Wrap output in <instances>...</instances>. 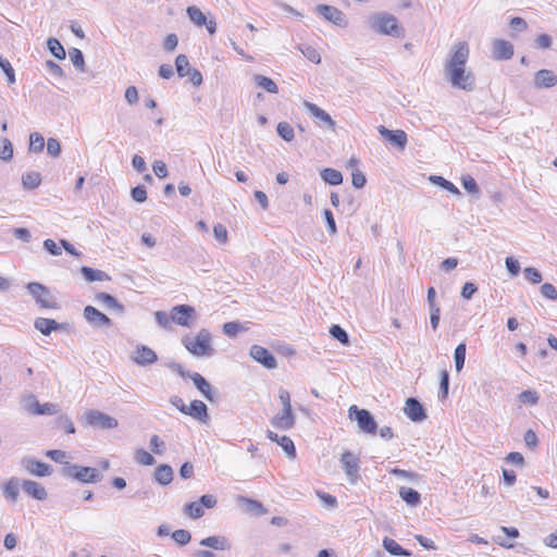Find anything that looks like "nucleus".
Here are the masks:
<instances>
[{"mask_svg": "<svg viewBox=\"0 0 557 557\" xmlns=\"http://www.w3.org/2000/svg\"><path fill=\"white\" fill-rule=\"evenodd\" d=\"M322 180L330 185H339L343 182V175L339 171L326 168L321 171Z\"/></svg>", "mask_w": 557, "mask_h": 557, "instance_id": "36", "label": "nucleus"}, {"mask_svg": "<svg viewBox=\"0 0 557 557\" xmlns=\"http://www.w3.org/2000/svg\"><path fill=\"white\" fill-rule=\"evenodd\" d=\"M81 273L83 274L84 278L87 281V282H96V281H109L110 280V276L101 271V270H95L92 268H89V267H83L81 269Z\"/></svg>", "mask_w": 557, "mask_h": 557, "instance_id": "31", "label": "nucleus"}, {"mask_svg": "<svg viewBox=\"0 0 557 557\" xmlns=\"http://www.w3.org/2000/svg\"><path fill=\"white\" fill-rule=\"evenodd\" d=\"M430 181L442 187L443 189L454 194V195H459L460 191L459 189L449 181H447L446 178H444L443 176H438V175H431L430 176Z\"/></svg>", "mask_w": 557, "mask_h": 557, "instance_id": "39", "label": "nucleus"}, {"mask_svg": "<svg viewBox=\"0 0 557 557\" xmlns=\"http://www.w3.org/2000/svg\"><path fill=\"white\" fill-rule=\"evenodd\" d=\"M278 136L285 141H292L295 137L294 128L287 122H280L276 126Z\"/></svg>", "mask_w": 557, "mask_h": 557, "instance_id": "42", "label": "nucleus"}, {"mask_svg": "<svg viewBox=\"0 0 557 557\" xmlns=\"http://www.w3.org/2000/svg\"><path fill=\"white\" fill-rule=\"evenodd\" d=\"M463 188L470 194H478L479 187L475 180L471 175H463L461 177Z\"/></svg>", "mask_w": 557, "mask_h": 557, "instance_id": "55", "label": "nucleus"}, {"mask_svg": "<svg viewBox=\"0 0 557 557\" xmlns=\"http://www.w3.org/2000/svg\"><path fill=\"white\" fill-rule=\"evenodd\" d=\"M186 12L195 25L201 27L203 24H207V16L201 12L199 8L190 5L187 8Z\"/></svg>", "mask_w": 557, "mask_h": 557, "instance_id": "38", "label": "nucleus"}, {"mask_svg": "<svg viewBox=\"0 0 557 557\" xmlns=\"http://www.w3.org/2000/svg\"><path fill=\"white\" fill-rule=\"evenodd\" d=\"M541 294L547 299L557 300V289L550 283H544L541 286Z\"/></svg>", "mask_w": 557, "mask_h": 557, "instance_id": "59", "label": "nucleus"}, {"mask_svg": "<svg viewBox=\"0 0 557 557\" xmlns=\"http://www.w3.org/2000/svg\"><path fill=\"white\" fill-rule=\"evenodd\" d=\"M34 326L44 335H49L52 331L58 330L60 325L55 320L37 318L34 322Z\"/></svg>", "mask_w": 557, "mask_h": 557, "instance_id": "29", "label": "nucleus"}, {"mask_svg": "<svg viewBox=\"0 0 557 557\" xmlns=\"http://www.w3.org/2000/svg\"><path fill=\"white\" fill-rule=\"evenodd\" d=\"M84 420L87 425L102 430L115 429L119 425L115 418L95 409L87 410L84 413Z\"/></svg>", "mask_w": 557, "mask_h": 557, "instance_id": "4", "label": "nucleus"}, {"mask_svg": "<svg viewBox=\"0 0 557 557\" xmlns=\"http://www.w3.org/2000/svg\"><path fill=\"white\" fill-rule=\"evenodd\" d=\"M330 334L332 335L333 338L337 339L343 345L349 344V336H348L347 332L339 325H337V324L332 325L330 329Z\"/></svg>", "mask_w": 557, "mask_h": 557, "instance_id": "48", "label": "nucleus"}, {"mask_svg": "<svg viewBox=\"0 0 557 557\" xmlns=\"http://www.w3.org/2000/svg\"><path fill=\"white\" fill-rule=\"evenodd\" d=\"M299 51L307 58L309 61L319 64L321 62V55L318 50L308 45H301L298 47Z\"/></svg>", "mask_w": 557, "mask_h": 557, "instance_id": "44", "label": "nucleus"}, {"mask_svg": "<svg viewBox=\"0 0 557 557\" xmlns=\"http://www.w3.org/2000/svg\"><path fill=\"white\" fill-rule=\"evenodd\" d=\"M0 67L5 73V75L8 77V82L10 84H13L15 82V73H14V70H13L11 63L9 62V60L0 57Z\"/></svg>", "mask_w": 557, "mask_h": 557, "instance_id": "56", "label": "nucleus"}, {"mask_svg": "<svg viewBox=\"0 0 557 557\" xmlns=\"http://www.w3.org/2000/svg\"><path fill=\"white\" fill-rule=\"evenodd\" d=\"M467 346L465 343H460L454 352L455 366L457 372H460L465 366Z\"/></svg>", "mask_w": 557, "mask_h": 557, "instance_id": "43", "label": "nucleus"}, {"mask_svg": "<svg viewBox=\"0 0 557 557\" xmlns=\"http://www.w3.org/2000/svg\"><path fill=\"white\" fill-rule=\"evenodd\" d=\"M377 132L380 133L381 136H383L385 139L397 146L400 150L405 149L408 141V137L404 131H391L385 126L381 125L377 127Z\"/></svg>", "mask_w": 557, "mask_h": 557, "instance_id": "17", "label": "nucleus"}, {"mask_svg": "<svg viewBox=\"0 0 557 557\" xmlns=\"http://www.w3.org/2000/svg\"><path fill=\"white\" fill-rule=\"evenodd\" d=\"M315 11L324 20L336 26L346 27L348 25L345 14L335 7L327 4H319Z\"/></svg>", "mask_w": 557, "mask_h": 557, "instance_id": "9", "label": "nucleus"}, {"mask_svg": "<svg viewBox=\"0 0 557 557\" xmlns=\"http://www.w3.org/2000/svg\"><path fill=\"white\" fill-rule=\"evenodd\" d=\"M250 356L267 369H275L277 366L275 357L262 346L252 345L250 348Z\"/></svg>", "mask_w": 557, "mask_h": 557, "instance_id": "15", "label": "nucleus"}, {"mask_svg": "<svg viewBox=\"0 0 557 557\" xmlns=\"http://www.w3.org/2000/svg\"><path fill=\"white\" fill-rule=\"evenodd\" d=\"M184 512L191 519H199L203 516L205 509L202 508L201 504L197 500L186 504L184 507Z\"/></svg>", "mask_w": 557, "mask_h": 557, "instance_id": "41", "label": "nucleus"}, {"mask_svg": "<svg viewBox=\"0 0 557 557\" xmlns=\"http://www.w3.org/2000/svg\"><path fill=\"white\" fill-rule=\"evenodd\" d=\"M13 156V147L9 139L0 140V159L10 160Z\"/></svg>", "mask_w": 557, "mask_h": 557, "instance_id": "52", "label": "nucleus"}, {"mask_svg": "<svg viewBox=\"0 0 557 557\" xmlns=\"http://www.w3.org/2000/svg\"><path fill=\"white\" fill-rule=\"evenodd\" d=\"M253 81L258 87L264 89L270 94H277L278 87L277 85L270 78L260 74L253 76Z\"/></svg>", "mask_w": 557, "mask_h": 557, "instance_id": "35", "label": "nucleus"}, {"mask_svg": "<svg viewBox=\"0 0 557 557\" xmlns=\"http://www.w3.org/2000/svg\"><path fill=\"white\" fill-rule=\"evenodd\" d=\"M152 170H153V173L156 174V176H158L159 178H164L168 176L166 165L161 160H157L153 162Z\"/></svg>", "mask_w": 557, "mask_h": 557, "instance_id": "64", "label": "nucleus"}, {"mask_svg": "<svg viewBox=\"0 0 557 557\" xmlns=\"http://www.w3.org/2000/svg\"><path fill=\"white\" fill-rule=\"evenodd\" d=\"M304 107L307 109L309 114L317 120L319 126L326 125L329 128L334 131L336 123L326 111L309 101H305Z\"/></svg>", "mask_w": 557, "mask_h": 557, "instance_id": "14", "label": "nucleus"}, {"mask_svg": "<svg viewBox=\"0 0 557 557\" xmlns=\"http://www.w3.org/2000/svg\"><path fill=\"white\" fill-rule=\"evenodd\" d=\"M513 55V46L507 40L496 39L493 44V58L496 60H509Z\"/></svg>", "mask_w": 557, "mask_h": 557, "instance_id": "22", "label": "nucleus"}, {"mask_svg": "<svg viewBox=\"0 0 557 557\" xmlns=\"http://www.w3.org/2000/svg\"><path fill=\"white\" fill-rule=\"evenodd\" d=\"M369 27L376 34L404 38L406 30L398 18L388 12L373 13L368 17Z\"/></svg>", "mask_w": 557, "mask_h": 557, "instance_id": "2", "label": "nucleus"}, {"mask_svg": "<svg viewBox=\"0 0 557 557\" xmlns=\"http://www.w3.org/2000/svg\"><path fill=\"white\" fill-rule=\"evenodd\" d=\"M22 466L33 475L48 476L52 473L50 465L37 460L33 457H25L22 460Z\"/></svg>", "mask_w": 557, "mask_h": 557, "instance_id": "16", "label": "nucleus"}, {"mask_svg": "<svg viewBox=\"0 0 557 557\" xmlns=\"http://www.w3.org/2000/svg\"><path fill=\"white\" fill-rule=\"evenodd\" d=\"M45 148V138L39 133H32L29 136V151L41 152Z\"/></svg>", "mask_w": 557, "mask_h": 557, "instance_id": "45", "label": "nucleus"}, {"mask_svg": "<svg viewBox=\"0 0 557 557\" xmlns=\"http://www.w3.org/2000/svg\"><path fill=\"white\" fill-rule=\"evenodd\" d=\"M404 412L413 422H421L426 418L423 406L416 398L406 400Z\"/></svg>", "mask_w": 557, "mask_h": 557, "instance_id": "18", "label": "nucleus"}, {"mask_svg": "<svg viewBox=\"0 0 557 557\" xmlns=\"http://www.w3.org/2000/svg\"><path fill=\"white\" fill-rule=\"evenodd\" d=\"M518 398L522 404H528L531 406L536 405L540 399L539 394L532 389L523 391L521 394H519Z\"/></svg>", "mask_w": 557, "mask_h": 557, "instance_id": "50", "label": "nucleus"}, {"mask_svg": "<svg viewBox=\"0 0 557 557\" xmlns=\"http://www.w3.org/2000/svg\"><path fill=\"white\" fill-rule=\"evenodd\" d=\"M84 318L92 327H109L112 324L111 319L104 313L100 312L92 306L84 308Z\"/></svg>", "mask_w": 557, "mask_h": 557, "instance_id": "12", "label": "nucleus"}, {"mask_svg": "<svg viewBox=\"0 0 557 557\" xmlns=\"http://www.w3.org/2000/svg\"><path fill=\"white\" fill-rule=\"evenodd\" d=\"M399 496L407 505L412 507L419 505L421 502L419 492L410 487L401 486L399 488Z\"/></svg>", "mask_w": 557, "mask_h": 557, "instance_id": "30", "label": "nucleus"}, {"mask_svg": "<svg viewBox=\"0 0 557 557\" xmlns=\"http://www.w3.org/2000/svg\"><path fill=\"white\" fill-rule=\"evenodd\" d=\"M157 359V354L145 345L137 346L135 357L133 358L134 362L143 367L154 363Z\"/></svg>", "mask_w": 557, "mask_h": 557, "instance_id": "21", "label": "nucleus"}, {"mask_svg": "<svg viewBox=\"0 0 557 557\" xmlns=\"http://www.w3.org/2000/svg\"><path fill=\"white\" fill-rule=\"evenodd\" d=\"M188 377L194 382L197 389L203 395L206 399L209 401L213 400L212 387L202 375L197 372H193L191 374H188Z\"/></svg>", "mask_w": 557, "mask_h": 557, "instance_id": "24", "label": "nucleus"}, {"mask_svg": "<svg viewBox=\"0 0 557 557\" xmlns=\"http://www.w3.org/2000/svg\"><path fill=\"white\" fill-rule=\"evenodd\" d=\"M296 424V416L293 409L282 408L272 419L271 425L277 430L288 431Z\"/></svg>", "mask_w": 557, "mask_h": 557, "instance_id": "10", "label": "nucleus"}, {"mask_svg": "<svg viewBox=\"0 0 557 557\" xmlns=\"http://www.w3.org/2000/svg\"><path fill=\"white\" fill-rule=\"evenodd\" d=\"M47 152L53 158H57L61 153V145L58 139L49 138L47 141Z\"/></svg>", "mask_w": 557, "mask_h": 557, "instance_id": "57", "label": "nucleus"}, {"mask_svg": "<svg viewBox=\"0 0 557 557\" xmlns=\"http://www.w3.org/2000/svg\"><path fill=\"white\" fill-rule=\"evenodd\" d=\"M505 264H506V268L508 270V272L516 276L519 274L520 272V263L517 259H515L513 257H507L505 259Z\"/></svg>", "mask_w": 557, "mask_h": 557, "instance_id": "62", "label": "nucleus"}, {"mask_svg": "<svg viewBox=\"0 0 557 557\" xmlns=\"http://www.w3.org/2000/svg\"><path fill=\"white\" fill-rule=\"evenodd\" d=\"M154 318H156V321L157 323L164 327V329H169L170 327V324L172 322V319H171V313L168 314L166 312L164 311H156L154 312Z\"/></svg>", "mask_w": 557, "mask_h": 557, "instance_id": "61", "label": "nucleus"}, {"mask_svg": "<svg viewBox=\"0 0 557 557\" xmlns=\"http://www.w3.org/2000/svg\"><path fill=\"white\" fill-rule=\"evenodd\" d=\"M533 83L535 88H552L557 85V75L550 70H540Z\"/></svg>", "mask_w": 557, "mask_h": 557, "instance_id": "20", "label": "nucleus"}, {"mask_svg": "<svg viewBox=\"0 0 557 557\" xmlns=\"http://www.w3.org/2000/svg\"><path fill=\"white\" fill-rule=\"evenodd\" d=\"M26 288L41 308H57V302L53 300L49 289L45 285L32 282L27 284Z\"/></svg>", "mask_w": 557, "mask_h": 557, "instance_id": "7", "label": "nucleus"}, {"mask_svg": "<svg viewBox=\"0 0 557 557\" xmlns=\"http://www.w3.org/2000/svg\"><path fill=\"white\" fill-rule=\"evenodd\" d=\"M175 67L176 72L180 77L187 76L188 69H191L189 66V61L185 54H178L175 59Z\"/></svg>", "mask_w": 557, "mask_h": 557, "instance_id": "47", "label": "nucleus"}, {"mask_svg": "<svg viewBox=\"0 0 557 557\" xmlns=\"http://www.w3.org/2000/svg\"><path fill=\"white\" fill-rule=\"evenodd\" d=\"M149 444L151 451L156 455H162L165 450V443L158 435H152Z\"/></svg>", "mask_w": 557, "mask_h": 557, "instance_id": "54", "label": "nucleus"}, {"mask_svg": "<svg viewBox=\"0 0 557 557\" xmlns=\"http://www.w3.org/2000/svg\"><path fill=\"white\" fill-rule=\"evenodd\" d=\"M96 300L103 304V306L107 309L114 310L115 312L121 313V314L124 312V306L120 301H117V299L115 297H113L110 294L98 293L96 295Z\"/></svg>", "mask_w": 557, "mask_h": 557, "instance_id": "27", "label": "nucleus"}, {"mask_svg": "<svg viewBox=\"0 0 557 557\" xmlns=\"http://www.w3.org/2000/svg\"><path fill=\"white\" fill-rule=\"evenodd\" d=\"M153 478L161 485H168L173 480V469L169 465H160L156 468Z\"/></svg>", "mask_w": 557, "mask_h": 557, "instance_id": "28", "label": "nucleus"}, {"mask_svg": "<svg viewBox=\"0 0 557 557\" xmlns=\"http://www.w3.org/2000/svg\"><path fill=\"white\" fill-rule=\"evenodd\" d=\"M193 318H195V309L188 305H178L171 310L172 322L178 325L190 326Z\"/></svg>", "mask_w": 557, "mask_h": 557, "instance_id": "11", "label": "nucleus"}, {"mask_svg": "<svg viewBox=\"0 0 557 557\" xmlns=\"http://www.w3.org/2000/svg\"><path fill=\"white\" fill-rule=\"evenodd\" d=\"M18 493L20 481L16 478H11L3 486V494L9 500L15 502L18 497Z\"/></svg>", "mask_w": 557, "mask_h": 557, "instance_id": "33", "label": "nucleus"}, {"mask_svg": "<svg viewBox=\"0 0 557 557\" xmlns=\"http://www.w3.org/2000/svg\"><path fill=\"white\" fill-rule=\"evenodd\" d=\"M135 460L144 466H152L156 463L154 457L143 448H138L135 451Z\"/></svg>", "mask_w": 557, "mask_h": 557, "instance_id": "46", "label": "nucleus"}, {"mask_svg": "<svg viewBox=\"0 0 557 557\" xmlns=\"http://www.w3.org/2000/svg\"><path fill=\"white\" fill-rule=\"evenodd\" d=\"M351 183L354 187L362 188L367 183V178L360 170L355 169L351 173Z\"/></svg>", "mask_w": 557, "mask_h": 557, "instance_id": "58", "label": "nucleus"}, {"mask_svg": "<svg viewBox=\"0 0 557 557\" xmlns=\"http://www.w3.org/2000/svg\"><path fill=\"white\" fill-rule=\"evenodd\" d=\"M383 547L393 556H411V553L403 548L395 540L385 537L383 540Z\"/></svg>", "mask_w": 557, "mask_h": 557, "instance_id": "32", "label": "nucleus"}, {"mask_svg": "<svg viewBox=\"0 0 557 557\" xmlns=\"http://www.w3.org/2000/svg\"><path fill=\"white\" fill-rule=\"evenodd\" d=\"M238 502L240 504H244L246 507V510L249 512L255 513L256 516H262L267 512L265 508L261 503L255 499H250L244 496L238 497Z\"/></svg>", "mask_w": 557, "mask_h": 557, "instance_id": "34", "label": "nucleus"}, {"mask_svg": "<svg viewBox=\"0 0 557 557\" xmlns=\"http://www.w3.org/2000/svg\"><path fill=\"white\" fill-rule=\"evenodd\" d=\"M469 59V47L466 41L453 45L449 57L444 64V73L454 88L472 91L475 88V77L466 69Z\"/></svg>", "mask_w": 557, "mask_h": 557, "instance_id": "1", "label": "nucleus"}, {"mask_svg": "<svg viewBox=\"0 0 557 557\" xmlns=\"http://www.w3.org/2000/svg\"><path fill=\"white\" fill-rule=\"evenodd\" d=\"M186 414L198 421L206 422L208 419V407L201 400H193L187 407Z\"/></svg>", "mask_w": 557, "mask_h": 557, "instance_id": "26", "label": "nucleus"}, {"mask_svg": "<svg viewBox=\"0 0 557 557\" xmlns=\"http://www.w3.org/2000/svg\"><path fill=\"white\" fill-rule=\"evenodd\" d=\"M348 413L351 420L357 421L361 431L369 434L375 433L377 424L370 411L359 409L356 405H352L349 407Z\"/></svg>", "mask_w": 557, "mask_h": 557, "instance_id": "6", "label": "nucleus"}, {"mask_svg": "<svg viewBox=\"0 0 557 557\" xmlns=\"http://www.w3.org/2000/svg\"><path fill=\"white\" fill-rule=\"evenodd\" d=\"M182 343L195 357H211L215 351L211 346V334L206 329H201L195 336H184Z\"/></svg>", "mask_w": 557, "mask_h": 557, "instance_id": "3", "label": "nucleus"}, {"mask_svg": "<svg viewBox=\"0 0 557 557\" xmlns=\"http://www.w3.org/2000/svg\"><path fill=\"white\" fill-rule=\"evenodd\" d=\"M69 55L73 65L81 71H84L85 61L82 51L77 48H72L69 51Z\"/></svg>", "mask_w": 557, "mask_h": 557, "instance_id": "49", "label": "nucleus"}, {"mask_svg": "<svg viewBox=\"0 0 557 557\" xmlns=\"http://www.w3.org/2000/svg\"><path fill=\"white\" fill-rule=\"evenodd\" d=\"M509 26L512 30L521 33L528 28L527 22L521 17H512L509 22Z\"/></svg>", "mask_w": 557, "mask_h": 557, "instance_id": "63", "label": "nucleus"}, {"mask_svg": "<svg viewBox=\"0 0 557 557\" xmlns=\"http://www.w3.org/2000/svg\"><path fill=\"white\" fill-rule=\"evenodd\" d=\"M200 545L213 548L215 550H227L231 548L230 541L222 535H213L202 539L200 541Z\"/></svg>", "mask_w": 557, "mask_h": 557, "instance_id": "25", "label": "nucleus"}, {"mask_svg": "<svg viewBox=\"0 0 557 557\" xmlns=\"http://www.w3.org/2000/svg\"><path fill=\"white\" fill-rule=\"evenodd\" d=\"M267 437L270 441L277 443L289 459L296 458V448L290 437L286 435L280 436L278 434L271 430L267 431Z\"/></svg>", "mask_w": 557, "mask_h": 557, "instance_id": "19", "label": "nucleus"}, {"mask_svg": "<svg viewBox=\"0 0 557 557\" xmlns=\"http://www.w3.org/2000/svg\"><path fill=\"white\" fill-rule=\"evenodd\" d=\"M47 46H48V49L51 52V54L54 55L57 59H59V60L65 59V55H66L65 50H64L63 46L61 45V42L57 38H49L47 41Z\"/></svg>", "mask_w": 557, "mask_h": 557, "instance_id": "40", "label": "nucleus"}, {"mask_svg": "<svg viewBox=\"0 0 557 557\" xmlns=\"http://www.w3.org/2000/svg\"><path fill=\"white\" fill-rule=\"evenodd\" d=\"M41 176L38 172H28L22 176L23 187L26 189H35L40 185Z\"/></svg>", "mask_w": 557, "mask_h": 557, "instance_id": "37", "label": "nucleus"}, {"mask_svg": "<svg viewBox=\"0 0 557 557\" xmlns=\"http://www.w3.org/2000/svg\"><path fill=\"white\" fill-rule=\"evenodd\" d=\"M64 475L71 476L82 483H96L101 480L97 469L78 465H69L65 467Z\"/></svg>", "mask_w": 557, "mask_h": 557, "instance_id": "5", "label": "nucleus"}, {"mask_svg": "<svg viewBox=\"0 0 557 557\" xmlns=\"http://www.w3.org/2000/svg\"><path fill=\"white\" fill-rule=\"evenodd\" d=\"M523 274H524L525 280L532 284H539L542 282V278H543L541 272L533 267L525 268L523 270Z\"/></svg>", "mask_w": 557, "mask_h": 557, "instance_id": "51", "label": "nucleus"}, {"mask_svg": "<svg viewBox=\"0 0 557 557\" xmlns=\"http://www.w3.org/2000/svg\"><path fill=\"white\" fill-rule=\"evenodd\" d=\"M46 456L52 459L55 462L64 463L66 467L70 465L67 461H64L66 457V453L60 449H51L46 453Z\"/></svg>", "mask_w": 557, "mask_h": 557, "instance_id": "60", "label": "nucleus"}, {"mask_svg": "<svg viewBox=\"0 0 557 557\" xmlns=\"http://www.w3.org/2000/svg\"><path fill=\"white\" fill-rule=\"evenodd\" d=\"M22 488L27 495L37 500H45L48 495L46 488L36 481L24 480L22 482Z\"/></svg>", "mask_w": 557, "mask_h": 557, "instance_id": "23", "label": "nucleus"}, {"mask_svg": "<svg viewBox=\"0 0 557 557\" xmlns=\"http://www.w3.org/2000/svg\"><path fill=\"white\" fill-rule=\"evenodd\" d=\"M172 539L180 545H186L190 542L191 535L189 531L180 529L172 533Z\"/></svg>", "mask_w": 557, "mask_h": 557, "instance_id": "53", "label": "nucleus"}, {"mask_svg": "<svg viewBox=\"0 0 557 557\" xmlns=\"http://www.w3.org/2000/svg\"><path fill=\"white\" fill-rule=\"evenodd\" d=\"M25 410L33 414H57L59 407L52 403L39 404L34 395H30L25 405Z\"/></svg>", "mask_w": 557, "mask_h": 557, "instance_id": "13", "label": "nucleus"}, {"mask_svg": "<svg viewBox=\"0 0 557 557\" xmlns=\"http://www.w3.org/2000/svg\"><path fill=\"white\" fill-rule=\"evenodd\" d=\"M342 468L351 484H355L359 479L360 459L351 451L346 450L341 457Z\"/></svg>", "mask_w": 557, "mask_h": 557, "instance_id": "8", "label": "nucleus"}]
</instances>
